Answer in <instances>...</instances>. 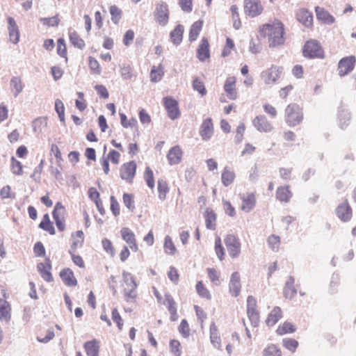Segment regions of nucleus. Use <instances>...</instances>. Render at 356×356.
<instances>
[{
  "label": "nucleus",
  "instance_id": "obj_19",
  "mask_svg": "<svg viewBox=\"0 0 356 356\" xmlns=\"http://www.w3.org/2000/svg\"><path fill=\"white\" fill-rule=\"evenodd\" d=\"M184 152L179 145H175L171 147L167 155L168 163L171 165H177L181 163Z\"/></svg>",
  "mask_w": 356,
  "mask_h": 356
},
{
  "label": "nucleus",
  "instance_id": "obj_25",
  "mask_svg": "<svg viewBox=\"0 0 356 356\" xmlns=\"http://www.w3.org/2000/svg\"><path fill=\"white\" fill-rule=\"evenodd\" d=\"M241 289L240 275L238 272H234L230 278L229 291L232 296L236 297L239 295Z\"/></svg>",
  "mask_w": 356,
  "mask_h": 356
},
{
  "label": "nucleus",
  "instance_id": "obj_8",
  "mask_svg": "<svg viewBox=\"0 0 356 356\" xmlns=\"http://www.w3.org/2000/svg\"><path fill=\"white\" fill-rule=\"evenodd\" d=\"M66 210L61 202L56 204L52 212L53 218L59 231L63 232L65 229V216Z\"/></svg>",
  "mask_w": 356,
  "mask_h": 356
},
{
  "label": "nucleus",
  "instance_id": "obj_9",
  "mask_svg": "<svg viewBox=\"0 0 356 356\" xmlns=\"http://www.w3.org/2000/svg\"><path fill=\"white\" fill-rule=\"evenodd\" d=\"M169 15L168 6L165 2L161 1L156 4L154 15L160 25L165 26L168 24Z\"/></svg>",
  "mask_w": 356,
  "mask_h": 356
},
{
  "label": "nucleus",
  "instance_id": "obj_50",
  "mask_svg": "<svg viewBox=\"0 0 356 356\" xmlns=\"http://www.w3.org/2000/svg\"><path fill=\"white\" fill-rule=\"evenodd\" d=\"M88 67L92 74L100 75L102 73V67L99 61L92 56L88 57Z\"/></svg>",
  "mask_w": 356,
  "mask_h": 356
},
{
  "label": "nucleus",
  "instance_id": "obj_44",
  "mask_svg": "<svg viewBox=\"0 0 356 356\" xmlns=\"http://www.w3.org/2000/svg\"><path fill=\"white\" fill-rule=\"evenodd\" d=\"M205 222L207 228L215 229L216 225V214L211 209H207L205 211Z\"/></svg>",
  "mask_w": 356,
  "mask_h": 356
},
{
  "label": "nucleus",
  "instance_id": "obj_17",
  "mask_svg": "<svg viewBox=\"0 0 356 356\" xmlns=\"http://www.w3.org/2000/svg\"><path fill=\"white\" fill-rule=\"evenodd\" d=\"M214 128L213 120L211 118L203 120L200 127V135L204 140H209L213 135Z\"/></svg>",
  "mask_w": 356,
  "mask_h": 356
},
{
  "label": "nucleus",
  "instance_id": "obj_61",
  "mask_svg": "<svg viewBox=\"0 0 356 356\" xmlns=\"http://www.w3.org/2000/svg\"><path fill=\"white\" fill-rule=\"evenodd\" d=\"M282 138L284 140V145L285 146H291L296 139V134L290 130L284 131L282 134Z\"/></svg>",
  "mask_w": 356,
  "mask_h": 356
},
{
  "label": "nucleus",
  "instance_id": "obj_16",
  "mask_svg": "<svg viewBox=\"0 0 356 356\" xmlns=\"http://www.w3.org/2000/svg\"><path fill=\"white\" fill-rule=\"evenodd\" d=\"M120 234L122 238L129 245L132 251L137 252L138 250L136 238L132 230L128 227H122L120 230Z\"/></svg>",
  "mask_w": 356,
  "mask_h": 356
},
{
  "label": "nucleus",
  "instance_id": "obj_1",
  "mask_svg": "<svg viewBox=\"0 0 356 356\" xmlns=\"http://www.w3.org/2000/svg\"><path fill=\"white\" fill-rule=\"evenodd\" d=\"M260 35L267 38L268 45L271 48L284 44L285 42V29L284 24L279 19H274L259 28Z\"/></svg>",
  "mask_w": 356,
  "mask_h": 356
},
{
  "label": "nucleus",
  "instance_id": "obj_36",
  "mask_svg": "<svg viewBox=\"0 0 356 356\" xmlns=\"http://www.w3.org/2000/svg\"><path fill=\"white\" fill-rule=\"evenodd\" d=\"M170 191L168 182L163 179H159L157 181L158 197L160 200L164 201L167 198V195Z\"/></svg>",
  "mask_w": 356,
  "mask_h": 356
},
{
  "label": "nucleus",
  "instance_id": "obj_21",
  "mask_svg": "<svg viewBox=\"0 0 356 356\" xmlns=\"http://www.w3.org/2000/svg\"><path fill=\"white\" fill-rule=\"evenodd\" d=\"M336 213L338 218L343 222L349 221L351 219L352 209L347 200L338 205L336 209Z\"/></svg>",
  "mask_w": 356,
  "mask_h": 356
},
{
  "label": "nucleus",
  "instance_id": "obj_59",
  "mask_svg": "<svg viewBox=\"0 0 356 356\" xmlns=\"http://www.w3.org/2000/svg\"><path fill=\"white\" fill-rule=\"evenodd\" d=\"M120 73L122 79L125 80L131 79L134 76L132 68L129 64H123L120 67Z\"/></svg>",
  "mask_w": 356,
  "mask_h": 356
},
{
  "label": "nucleus",
  "instance_id": "obj_31",
  "mask_svg": "<svg viewBox=\"0 0 356 356\" xmlns=\"http://www.w3.org/2000/svg\"><path fill=\"white\" fill-rule=\"evenodd\" d=\"M293 196V193L288 185L281 186L277 188L276 198L282 202H289Z\"/></svg>",
  "mask_w": 356,
  "mask_h": 356
},
{
  "label": "nucleus",
  "instance_id": "obj_30",
  "mask_svg": "<svg viewBox=\"0 0 356 356\" xmlns=\"http://www.w3.org/2000/svg\"><path fill=\"white\" fill-rule=\"evenodd\" d=\"M8 31H9V38L10 40L14 43L17 44L19 40V32L18 29V26L15 21V19L8 17Z\"/></svg>",
  "mask_w": 356,
  "mask_h": 356
},
{
  "label": "nucleus",
  "instance_id": "obj_7",
  "mask_svg": "<svg viewBox=\"0 0 356 356\" xmlns=\"http://www.w3.org/2000/svg\"><path fill=\"white\" fill-rule=\"evenodd\" d=\"M137 164L136 161H131L123 163L120 169V176L122 179L131 183L136 175Z\"/></svg>",
  "mask_w": 356,
  "mask_h": 356
},
{
  "label": "nucleus",
  "instance_id": "obj_51",
  "mask_svg": "<svg viewBox=\"0 0 356 356\" xmlns=\"http://www.w3.org/2000/svg\"><path fill=\"white\" fill-rule=\"evenodd\" d=\"M109 12L111 15V21L118 24L122 17V10L117 6L113 5L109 7Z\"/></svg>",
  "mask_w": 356,
  "mask_h": 356
},
{
  "label": "nucleus",
  "instance_id": "obj_39",
  "mask_svg": "<svg viewBox=\"0 0 356 356\" xmlns=\"http://www.w3.org/2000/svg\"><path fill=\"white\" fill-rule=\"evenodd\" d=\"M184 26L181 24H178L176 27L170 32V37L172 42L176 45L179 44L183 39L184 34Z\"/></svg>",
  "mask_w": 356,
  "mask_h": 356
},
{
  "label": "nucleus",
  "instance_id": "obj_45",
  "mask_svg": "<svg viewBox=\"0 0 356 356\" xmlns=\"http://www.w3.org/2000/svg\"><path fill=\"white\" fill-rule=\"evenodd\" d=\"M207 275L211 282L215 286H219L221 284L220 272L214 268H207Z\"/></svg>",
  "mask_w": 356,
  "mask_h": 356
},
{
  "label": "nucleus",
  "instance_id": "obj_11",
  "mask_svg": "<svg viewBox=\"0 0 356 356\" xmlns=\"http://www.w3.org/2000/svg\"><path fill=\"white\" fill-rule=\"evenodd\" d=\"M52 264L49 258H46L43 262L37 264V270L41 277L47 282L54 281V277L51 273Z\"/></svg>",
  "mask_w": 356,
  "mask_h": 356
},
{
  "label": "nucleus",
  "instance_id": "obj_6",
  "mask_svg": "<svg viewBox=\"0 0 356 356\" xmlns=\"http://www.w3.org/2000/svg\"><path fill=\"white\" fill-rule=\"evenodd\" d=\"M282 72V67L273 65L270 67L263 71L261 74V76L266 84H272L280 79Z\"/></svg>",
  "mask_w": 356,
  "mask_h": 356
},
{
  "label": "nucleus",
  "instance_id": "obj_32",
  "mask_svg": "<svg viewBox=\"0 0 356 356\" xmlns=\"http://www.w3.org/2000/svg\"><path fill=\"white\" fill-rule=\"evenodd\" d=\"M11 306L4 299L0 298V321L8 322L11 318Z\"/></svg>",
  "mask_w": 356,
  "mask_h": 356
},
{
  "label": "nucleus",
  "instance_id": "obj_47",
  "mask_svg": "<svg viewBox=\"0 0 356 356\" xmlns=\"http://www.w3.org/2000/svg\"><path fill=\"white\" fill-rule=\"evenodd\" d=\"M24 85L19 77H13L10 80V88L13 95L17 97L23 90Z\"/></svg>",
  "mask_w": 356,
  "mask_h": 356
},
{
  "label": "nucleus",
  "instance_id": "obj_18",
  "mask_svg": "<svg viewBox=\"0 0 356 356\" xmlns=\"http://www.w3.org/2000/svg\"><path fill=\"white\" fill-rule=\"evenodd\" d=\"M163 304L166 307L169 313L170 321L175 322L178 320L177 306L175 300L170 294H165Z\"/></svg>",
  "mask_w": 356,
  "mask_h": 356
},
{
  "label": "nucleus",
  "instance_id": "obj_14",
  "mask_svg": "<svg viewBox=\"0 0 356 356\" xmlns=\"http://www.w3.org/2000/svg\"><path fill=\"white\" fill-rule=\"evenodd\" d=\"M59 276L63 284L69 287H75L78 285V280L74 273V271L69 267L63 268Z\"/></svg>",
  "mask_w": 356,
  "mask_h": 356
},
{
  "label": "nucleus",
  "instance_id": "obj_57",
  "mask_svg": "<svg viewBox=\"0 0 356 356\" xmlns=\"http://www.w3.org/2000/svg\"><path fill=\"white\" fill-rule=\"evenodd\" d=\"M215 252L218 258L220 261H222L225 259V248L222 246L221 238L219 236H217L215 239Z\"/></svg>",
  "mask_w": 356,
  "mask_h": 356
},
{
  "label": "nucleus",
  "instance_id": "obj_60",
  "mask_svg": "<svg viewBox=\"0 0 356 356\" xmlns=\"http://www.w3.org/2000/svg\"><path fill=\"white\" fill-rule=\"evenodd\" d=\"M192 85L193 88L195 90L197 91L202 96H204L207 94V89L205 88L203 81L201 79L198 77L195 78L193 80Z\"/></svg>",
  "mask_w": 356,
  "mask_h": 356
},
{
  "label": "nucleus",
  "instance_id": "obj_37",
  "mask_svg": "<svg viewBox=\"0 0 356 356\" xmlns=\"http://www.w3.org/2000/svg\"><path fill=\"white\" fill-rule=\"evenodd\" d=\"M204 21L202 19H199L195 22L191 26L188 39L191 42L195 41L202 29Z\"/></svg>",
  "mask_w": 356,
  "mask_h": 356
},
{
  "label": "nucleus",
  "instance_id": "obj_12",
  "mask_svg": "<svg viewBox=\"0 0 356 356\" xmlns=\"http://www.w3.org/2000/svg\"><path fill=\"white\" fill-rule=\"evenodd\" d=\"M263 10L264 8L260 0L244 1V12L247 15L251 17H254L261 15Z\"/></svg>",
  "mask_w": 356,
  "mask_h": 356
},
{
  "label": "nucleus",
  "instance_id": "obj_20",
  "mask_svg": "<svg viewBox=\"0 0 356 356\" xmlns=\"http://www.w3.org/2000/svg\"><path fill=\"white\" fill-rule=\"evenodd\" d=\"M242 203L241 210L245 212H250L252 210L257 202L255 194L254 193H248L246 194L240 195Z\"/></svg>",
  "mask_w": 356,
  "mask_h": 356
},
{
  "label": "nucleus",
  "instance_id": "obj_3",
  "mask_svg": "<svg viewBox=\"0 0 356 356\" xmlns=\"http://www.w3.org/2000/svg\"><path fill=\"white\" fill-rule=\"evenodd\" d=\"M124 299L127 302L135 301L137 298V284L134 276L129 272H122V284Z\"/></svg>",
  "mask_w": 356,
  "mask_h": 356
},
{
  "label": "nucleus",
  "instance_id": "obj_38",
  "mask_svg": "<svg viewBox=\"0 0 356 356\" xmlns=\"http://www.w3.org/2000/svg\"><path fill=\"white\" fill-rule=\"evenodd\" d=\"M38 227L51 235H54L56 234V230L53 222L50 220V218L48 213H46L43 216Z\"/></svg>",
  "mask_w": 356,
  "mask_h": 356
},
{
  "label": "nucleus",
  "instance_id": "obj_5",
  "mask_svg": "<svg viewBox=\"0 0 356 356\" xmlns=\"http://www.w3.org/2000/svg\"><path fill=\"white\" fill-rule=\"evenodd\" d=\"M228 253L232 258H236L241 253V242L234 234H227L224 238Z\"/></svg>",
  "mask_w": 356,
  "mask_h": 356
},
{
  "label": "nucleus",
  "instance_id": "obj_27",
  "mask_svg": "<svg viewBox=\"0 0 356 356\" xmlns=\"http://www.w3.org/2000/svg\"><path fill=\"white\" fill-rule=\"evenodd\" d=\"M296 19L306 27H310L313 24V16L312 13L305 8H301L298 10Z\"/></svg>",
  "mask_w": 356,
  "mask_h": 356
},
{
  "label": "nucleus",
  "instance_id": "obj_64",
  "mask_svg": "<svg viewBox=\"0 0 356 356\" xmlns=\"http://www.w3.org/2000/svg\"><path fill=\"white\" fill-rule=\"evenodd\" d=\"M71 259L74 265L78 266L80 268H86V264L82 258V257L78 254H76V252H68Z\"/></svg>",
  "mask_w": 356,
  "mask_h": 356
},
{
  "label": "nucleus",
  "instance_id": "obj_48",
  "mask_svg": "<svg viewBox=\"0 0 356 356\" xmlns=\"http://www.w3.org/2000/svg\"><path fill=\"white\" fill-rule=\"evenodd\" d=\"M70 42L75 47L80 49L84 48L86 44L84 40L79 36L75 31H70L69 33Z\"/></svg>",
  "mask_w": 356,
  "mask_h": 356
},
{
  "label": "nucleus",
  "instance_id": "obj_33",
  "mask_svg": "<svg viewBox=\"0 0 356 356\" xmlns=\"http://www.w3.org/2000/svg\"><path fill=\"white\" fill-rule=\"evenodd\" d=\"M282 310L280 307H275L268 315L266 323L268 326L275 325L282 318Z\"/></svg>",
  "mask_w": 356,
  "mask_h": 356
},
{
  "label": "nucleus",
  "instance_id": "obj_42",
  "mask_svg": "<svg viewBox=\"0 0 356 356\" xmlns=\"http://www.w3.org/2000/svg\"><path fill=\"white\" fill-rule=\"evenodd\" d=\"M54 337V332L52 329L42 328L40 329L37 339L43 343H47Z\"/></svg>",
  "mask_w": 356,
  "mask_h": 356
},
{
  "label": "nucleus",
  "instance_id": "obj_52",
  "mask_svg": "<svg viewBox=\"0 0 356 356\" xmlns=\"http://www.w3.org/2000/svg\"><path fill=\"white\" fill-rule=\"evenodd\" d=\"M143 177L145 181H146L147 186L150 189H153L154 188L155 181L153 170L151 169L150 167L147 166L145 168L143 174Z\"/></svg>",
  "mask_w": 356,
  "mask_h": 356
},
{
  "label": "nucleus",
  "instance_id": "obj_2",
  "mask_svg": "<svg viewBox=\"0 0 356 356\" xmlns=\"http://www.w3.org/2000/svg\"><path fill=\"white\" fill-rule=\"evenodd\" d=\"M304 119L302 108L296 103L289 104L284 110V120L290 127L300 124Z\"/></svg>",
  "mask_w": 356,
  "mask_h": 356
},
{
  "label": "nucleus",
  "instance_id": "obj_4",
  "mask_svg": "<svg viewBox=\"0 0 356 356\" xmlns=\"http://www.w3.org/2000/svg\"><path fill=\"white\" fill-rule=\"evenodd\" d=\"M302 55L308 58H325L324 50L320 42L316 40H307L302 47Z\"/></svg>",
  "mask_w": 356,
  "mask_h": 356
},
{
  "label": "nucleus",
  "instance_id": "obj_46",
  "mask_svg": "<svg viewBox=\"0 0 356 356\" xmlns=\"http://www.w3.org/2000/svg\"><path fill=\"white\" fill-rule=\"evenodd\" d=\"M296 328L293 324L290 322L285 321L280 325L276 330L278 335H284L289 333H293Z\"/></svg>",
  "mask_w": 356,
  "mask_h": 356
},
{
  "label": "nucleus",
  "instance_id": "obj_29",
  "mask_svg": "<svg viewBox=\"0 0 356 356\" xmlns=\"http://www.w3.org/2000/svg\"><path fill=\"white\" fill-rule=\"evenodd\" d=\"M72 244L68 252H76L78 248L83 246L84 241V234L83 231L79 230L72 234Z\"/></svg>",
  "mask_w": 356,
  "mask_h": 356
},
{
  "label": "nucleus",
  "instance_id": "obj_10",
  "mask_svg": "<svg viewBox=\"0 0 356 356\" xmlns=\"http://www.w3.org/2000/svg\"><path fill=\"white\" fill-rule=\"evenodd\" d=\"M356 63L355 56H349L341 58L338 63V73L340 76L347 75L351 72Z\"/></svg>",
  "mask_w": 356,
  "mask_h": 356
},
{
  "label": "nucleus",
  "instance_id": "obj_41",
  "mask_svg": "<svg viewBox=\"0 0 356 356\" xmlns=\"http://www.w3.org/2000/svg\"><path fill=\"white\" fill-rule=\"evenodd\" d=\"M195 290L200 298L207 300H211V293L202 281L196 283Z\"/></svg>",
  "mask_w": 356,
  "mask_h": 356
},
{
  "label": "nucleus",
  "instance_id": "obj_28",
  "mask_svg": "<svg viewBox=\"0 0 356 356\" xmlns=\"http://www.w3.org/2000/svg\"><path fill=\"white\" fill-rule=\"evenodd\" d=\"M236 179L234 170L229 166H225L221 174V181L224 186L232 185Z\"/></svg>",
  "mask_w": 356,
  "mask_h": 356
},
{
  "label": "nucleus",
  "instance_id": "obj_54",
  "mask_svg": "<svg viewBox=\"0 0 356 356\" xmlns=\"http://www.w3.org/2000/svg\"><path fill=\"white\" fill-rule=\"evenodd\" d=\"M120 123L124 128H136L138 126L137 120L131 118V119H127L126 115L124 113H120Z\"/></svg>",
  "mask_w": 356,
  "mask_h": 356
},
{
  "label": "nucleus",
  "instance_id": "obj_40",
  "mask_svg": "<svg viewBox=\"0 0 356 356\" xmlns=\"http://www.w3.org/2000/svg\"><path fill=\"white\" fill-rule=\"evenodd\" d=\"M164 75V67L162 64H159L158 66L154 65L150 71V81L152 82L160 81Z\"/></svg>",
  "mask_w": 356,
  "mask_h": 356
},
{
  "label": "nucleus",
  "instance_id": "obj_35",
  "mask_svg": "<svg viewBox=\"0 0 356 356\" xmlns=\"http://www.w3.org/2000/svg\"><path fill=\"white\" fill-rule=\"evenodd\" d=\"M247 347L245 345V341L242 342L240 340V337L236 332H234L232 334L229 341L226 346V350L229 354H231L233 350L239 348V347Z\"/></svg>",
  "mask_w": 356,
  "mask_h": 356
},
{
  "label": "nucleus",
  "instance_id": "obj_13",
  "mask_svg": "<svg viewBox=\"0 0 356 356\" xmlns=\"http://www.w3.org/2000/svg\"><path fill=\"white\" fill-rule=\"evenodd\" d=\"M163 105L167 111L168 117L175 120L180 116V111L178 107V102L177 100L171 97H164L163 99Z\"/></svg>",
  "mask_w": 356,
  "mask_h": 356
},
{
  "label": "nucleus",
  "instance_id": "obj_53",
  "mask_svg": "<svg viewBox=\"0 0 356 356\" xmlns=\"http://www.w3.org/2000/svg\"><path fill=\"white\" fill-rule=\"evenodd\" d=\"M164 251L166 254L175 255L177 252V248L170 236H166L164 240Z\"/></svg>",
  "mask_w": 356,
  "mask_h": 356
},
{
  "label": "nucleus",
  "instance_id": "obj_15",
  "mask_svg": "<svg viewBox=\"0 0 356 356\" xmlns=\"http://www.w3.org/2000/svg\"><path fill=\"white\" fill-rule=\"evenodd\" d=\"M223 88L229 99L235 100L237 99L238 92L236 88V78L235 76L227 77L225 81Z\"/></svg>",
  "mask_w": 356,
  "mask_h": 356
},
{
  "label": "nucleus",
  "instance_id": "obj_26",
  "mask_svg": "<svg viewBox=\"0 0 356 356\" xmlns=\"http://www.w3.org/2000/svg\"><path fill=\"white\" fill-rule=\"evenodd\" d=\"M100 346V341L93 339L85 342L83 348L88 356H99Z\"/></svg>",
  "mask_w": 356,
  "mask_h": 356
},
{
  "label": "nucleus",
  "instance_id": "obj_56",
  "mask_svg": "<svg viewBox=\"0 0 356 356\" xmlns=\"http://www.w3.org/2000/svg\"><path fill=\"white\" fill-rule=\"evenodd\" d=\"M170 353L173 356H181L182 354L181 344L177 339H171L169 343Z\"/></svg>",
  "mask_w": 356,
  "mask_h": 356
},
{
  "label": "nucleus",
  "instance_id": "obj_49",
  "mask_svg": "<svg viewBox=\"0 0 356 356\" xmlns=\"http://www.w3.org/2000/svg\"><path fill=\"white\" fill-rule=\"evenodd\" d=\"M102 245L105 252L111 257H114L116 254L113 243L108 238H104L102 240Z\"/></svg>",
  "mask_w": 356,
  "mask_h": 356
},
{
  "label": "nucleus",
  "instance_id": "obj_23",
  "mask_svg": "<svg viewBox=\"0 0 356 356\" xmlns=\"http://www.w3.org/2000/svg\"><path fill=\"white\" fill-rule=\"evenodd\" d=\"M197 57L202 62L210 58L209 42L207 38H202L197 49Z\"/></svg>",
  "mask_w": 356,
  "mask_h": 356
},
{
  "label": "nucleus",
  "instance_id": "obj_24",
  "mask_svg": "<svg viewBox=\"0 0 356 356\" xmlns=\"http://www.w3.org/2000/svg\"><path fill=\"white\" fill-rule=\"evenodd\" d=\"M209 338L211 344L217 349H222V341L219 330L214 322L209 326Z\"/></svg>",
  "mask_w": 356,
  "mask_h": 356
},
{
  "label": "nucleus",
  "instance_id": "obj_43",
  "mask_svg": "<svg viewBox=\"0 0 356 356\" xmlns=\"http://www.w3.org/2000/svg\"><path fill=\"white\" fill-rule=\"evenodd\" d=\"M229 10L231 13V17L233 22V26L235 29L238 30L242 26V23L239 16L238 7L236 5H232L231 6Z\"/></svg>",
  "mask_w": 356,
  "mask_h": 356
},
{
  "label": "nucleus",
  "instance_id": "obj_55",
  "mask_svg": "<svg viewBox=\"0 0 356 356\" xmlns=\"http://www.w3.org/2000/svg\"><path fill=\"white\" fill-rule=\"evenodd\" d=\"M264 356H282V351L275 344L268 345L263 350Z\"/></svg>",
  "mask_w": 356,
  "mask_h": 356
},
{
  "label": "nucleus",
  "instance_id": "obj_34",
  "mask_svg": "<svg viewBox=\"0 0 356 356\" xmlns=\"http://www.w3.org/2000/svg\"><path fill=\"white\" fill-rule=\"evenodd\" d=\"M315 12L317 19L323 23L330 24L334 22V17L331 15L330 13L325 8L320 6H316L315 8Z\"/></svg>",
  "mask_w": 356,
  "mask_h": 356
},
{
  "label": "nucleus",
  "instance_id": "obj_62",
  "mask_svg": "<svg viewBox=\"0 0 356 356\" xmlns=\"http://www.w3.org/2000/svg\"><path fill=\"white\" fill-rule=\"evenodd\" d=\"M178 331L184 338H188L190 336L191 328L186 319L181 320L179 325L178 326Z\"/></svg>",
  "mask_w": 356,
  "mask_h": 356
},
{
  "label": "nucleus",
  "instance_id": "obj_63",
  "mask_svg": "<svg viewBox=\"0 0 356 356\" xmlns=\"http://www.w3.org/2000/svg\"><path fill=\"white\" fill-rule=\"evenodd\" d=\"M283 293L285 298L292 300L296 296L297 291L292 283L287 282L284 288Z\"/></svg>",
  "mask_w": 356,
  "mask_h": 356
},
{
  "label": "nucleus",
  "instance_id": "obj_58",
  "mask_svg": "<svg viewBox=\"0 0 356 356\" xmlns=\"http://www.w3.org/2000/svg\"><path fill=\"white\" fill-rule=\"evenodd\" d=\"M267 243L273 251H278L281 243L280 237L275 234H271L268 236Z\"/></svg>",
  "mask_w": 356,
  "mask_h": 356
},
{
  "label": "nucleus",
  "instance_id": "obj_22",
  "mask_svg": "<svg viewBox=\"0 0 356 356\" xmlns=\"http://www.w3.org/2000/svg\"><path fill=\"white\" fill-rule=\"evenodd\" d=\"M254 127L260 132H270L273 127L267 118L264 115H258L252 121Z\"/></svg>",
  "mask_w": 356,
  "mask_h": 356
}]
</instances>
